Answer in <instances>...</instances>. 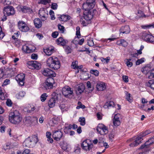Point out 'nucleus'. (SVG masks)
<instances>
[{
	"label": "nucleus",
	"instance_id": "obj_55",
	"mask_svg": "<svg viewBox=\"0 0 154 154\" xmlns=\"http://www.w3.org/2000/svg\"><path fill=\"white\" fill-rule=\"evenodd\" d=\"M57 5L56 3H52L51 5V8L54 9H57Z\"/></svg>",
	"mask_w": 154,
	"mask_h": 154
},
{
	"label": "nucleus",
	"instance_id": "obj_33",
	"mask_svg": "<svg viewBox=\"0 0 154 154\" xmlns=\"http://www.w3.org/2000/svg\"><path fill=\"white\" fill-rule=\"evenodd\" d=\"M146 85L154 90V80H150L146 83Z\"/></svg>",
	"mask_w": 154,
	"mask_h": 154
},
{
	"label": "nucleus",
	"instance_id": "obj_37",
	"mask_svg": "<svg viewBox=\"0 0 154 154\" xmlns=\"http://www.w3.org/2000/svg\"><path fill=\"white\" fill-rule=\"evenodd\" d=\"M62 144L61 143L60 146L61 148L64 150H67L68 148V144L66 143L63 142Z\"/></svg>",
	"mask_w": 154,
	"mask_h": 154
},
{
	"label": "nucleus",
	"instance_id": "obj_29",
	"mask_svg": "<svg viewBox=\"0 0 154 154\" xmlns=\"http://www.w3.org/2000/svg\"><path fill=\"white\" fill-rule=\"evenodd\" d=\"M114 105V103L113 101H108L105 103L103 107L105 109H107L109 108L110 107H113Z\"/></svg>",
	"mask_w": 154,
	"mask_h": 154
},
{
	"label": "nucleus",
	"instance_id": "obj_56",
	"mask_svg": "<svg viewBox=\"0 0 154 154\" xmlns=\"http://www.w3.org/2000/svg\"><path fill=\"white\" fill-rule=\"evenodd\" d=\"M58 35V32L55 31L53 32L52 34V37L54 38H56Z\"/></svg>",
	"mask_w": 154,
	"mask_h": 154
},
{
	"label": "nucleus",
	"instance_id": "obj_8",
	"mask_svg": "<svg viewBox=\"0 0 154 154\" xmlns=\"http://www.w3.org/2000/svg\"><path fill=\"white\" fill-rule=\"evenodd\" d=\"M96 11L95 9L84 11V19L87 20H91L94 15V11Z\"/></svg>",
	"mask_w": 154,
	"mask_h": 154
},
{
	"label": "nucleus",
	"instance_id": "obj_23",
	"mask_svg": "<svg viewBox=\"0 0 154 154\" xmlns=\"http://www.w3.org/2000/svg\"><path fill=\"white\" fill-rule=\"evenodd\" d=\"M56 42L58 45L64 46L66 45L67 41L64 39L63 38L60 37L56 40Z\"/></svg>",
	"mask_w": 154,
	"mask_h": 154
},
{
	"label": "nucleus",
	"instance_id": "obj_6",
	"mask_svg": "<svg viewBox=\"0 0 154 154\" xmlns=\"http://www.w3.org/2000/svg\"><path fill=\"white\" fill-rule=\"evenodd\" d=\"M97 131L98 133L103 135L107 134L108 132L107 127L102 124L98 125L97 126Z\"/></svg>",
	"mask_w": 154,
	"mask_h": 154
},
{
	"label": "nucleus",
	"instance_id": "obj_50",
	"mask_svg": "<svg viewBox=\"0 0 154 154\" xmlns=\"http://www.w3.org/2000/svg\"><path fill=\"white\" fill-rule=\"evenodd\" d=\"M148 42H149L151 43H154V37L151 35L150 36L149 38V40L147 41Z\"/></svg>",
	"mask_w": 154,
	"mask_h": 154
},
{
	"label": "nucleus",
	"instance_id": "obj_31",
	"mask_svg": "<svg viewBox=\"0 0 154 154\" xmlns=\"http://www.w3.org/2000/svg\"><path fill=\"white\" fill-rule=\"evenodd\" d=\"M35 109V107L33 106H28L27 108H25V111L28 113H31Z\"/></svg>",
	"mask_w": 154,
	"mask_h": 154
},
{
	"label": "nucleus",
	"instance_id": "obj_43",
	"mask_svg": "<svg viewBox=\"0 0 154 154\" xmlns=\"http://www.w3.org/2000/svg\"><path fill=\"white\" fill-rule=\"evenodd\" d=\"M58 28L60 32L62 33H63L65 30L64 27L61 25H58Z\"/></svg>",
	"mask_w": 154,
	"mask_h": 154
},
{
	"label": "nucleus",
	"instance_id": "obj_5",
	"mask_svg": "<svg viewBox=\"0 0 154 154\" xmlns=\"http://www.w3.org/2000/svg\"><path fill=\"white\" fill-rule=\"evenodd\" d=\"M73 89L68 86H65L62 89V93L66 98H70L73 96Z\"/></svg>",
	"mask_w": 154,
	"mask_h": 154
},
{
	"label": "nucleus",
	"instance_id": "obj_35",
	"mask_svg": "<svg viewBox=\"0 0 154 154\" xmlns=\"http://www.w3.org/2000/svg\"><path fill=\"white\" fill-rule=\"evenodd\" d=\"M125 94L126 95V98L127 100L130 102L132 101V98L131 96V94L128 93L127 91H125Z\"/></svg>",
	"mask_w": 154,
	"mask_h": 154
},
{
	"label": "nucleus",
	"instance_id": "obj_32",
	"mask_svg": "<svg viewBox=\"0 0 154 154\" xmlns=\"http://www.w3.org/2000/svg\"><path fill=\"white\" fill-rule=\"evenodd\" d=\"M25 94V92L23 91H20L16 95V97L18 99H20L24 97Z\"/></svg>",
	"mask_w": 154,
	"mask_h": 154
},
{
	"label": "nucleus",
	"instance_id": "obj_22",
	"mask_svg": "<svg viewBox=\"0 0 154 154\" xmlns=\"http://www.w3.org/2000/svg\"><path fill=\"white\" fill-rule=\"evenodd\" d=\"M34 23L35 27L38 29L41 28L42 26V20L38 18H35L34 20Z\"/></svg>",
	"mask_w": 154,
	"mask_h": 154
},
{
	"label": "nucleus",
	"instance_id": "obj_4",
	"mask_svg": "<svg viewBox=\"0 0 154 154\" xmlns=\"http://www.w3.org/2000/svg\"><path fill=\"white\" fill-rule=\"evenodd\" d=\"M23 122L27 126H34L38 123V119L36 117L28 116L24 118Z\"/></svg>",
	"mask_w": 154,
	"mask_h": 154
},
{
	"label": "nucleus",
	"instance_id": "obj_63",
	"mask_svg": "<svg viewBox=\"0 0 154 154\" xmlns=\"http://www.w3.org/2000/svg\"><path fill=\"white\" fill-rule=\"evenodd\" d=\"M97 116L98 119H101L102 118V116L100 112H98L97 113Z\"/></svg>",
	"mask_w": 154,
	"mask_h": 154
},
{
	"label": "nucleus",
	"instance_id": "obj_21",
	"mask_svg": "<svg viewBox=\"0 0 154 154\" xmlns=\"http://www.w3.org/2000/svg\"><path fill=\"white\" fill-rule=\"evenodd\" d=\"M85 89V86L83 84L79 85L75 88V91L77 94H79L82 93Z\"/></svg>",
	"mask_w": 154,
	"mask_h": 154
},
{
	"label": "nucleus",
	"instance_id": "obj_16",
	"mask_svg": "<svg viewBox=\"0 0 154 154\" xmlns=\"http://www.w3.org/2000/svg\"><path fill=\"white\" fill-rule=\"evenodd\" d=\"M25 76L24 74L20 73L18 75L15 77L16 80L21 86L24 85Z\"/></svg>",
	"mask_w": 154,
	"mask_h": 154
},
{
	"label": "nucleus",
	"instance_id": "obj_13",
	"mask_svg": "<svg viewBox=\"0 0 154 154\" xmlns=\"http://www.w3.org/2000/svg\"><path fill=\"white\" fill-rule=\"evenodd\" d=\"M81 145L82 149L86 151L90 150L92 147L90 141L87 140H84L82 143Z\"/></svg>",
	"mask_w": 154,
	"mask_h": 154
},
{
	"label": "nucleus",
	"instance_id": "obj_47",
	"mask_svg": "<svg viewBox=\"0 0 154 154\" xmlns=\"http://www.w3.org/2000/svg\"><path fill=\"white\" fill-rule=\"evenodd\" d=\"M149 79H152L154 78V69H152L150 71L149 73Z\"/></svg>",
	"mask_w": 154,
	"mask_h": 154
},
{
	"label": "nucleus",
	"instance_id": "obj_18",
	"mask_svg": "<svg viewBox=\"0 0 154 154\" xmlns=\"http://www.w3.org/2000/svg\"><path fill=\"white\" fill-rule=\"evenodd\" d=\"M58 98L57 97H52L50 98L48 102V104L50 108H53L55 106L56 103L57 101Z\"/></svg>",
	"mask_w": 154,
	"mask_h": 154
},
{
	"label": "nucleus",
	"instance_id": "obj_45",
	"mask_svg": "<svg viewBox=\"0 0 154 154\" xmlns=\"http://www.w3.org/2000/svg\"><path fill=\"white\" fill-rule=\"evenodd\" d=\"M65 48V51L67 54L71 53L72 49L69 46H66Z\"/></svg>",
	"mask_w": 154,
	"mask_h": 154
},
{
	"label": "nucleus",
	"instance_id": "obj_60",
	"mask_svg": "<svg viewBox=\"0 0 154 154\" xmlns=\"http://www.w3.org/2000/svg\"><path fill=\"white\" fill-rule=\"evenodd\" d=\"M18 37V32L15 33L12 36V38L13 39H15Z\"/></svg>",
	"mask_w": 154,
	"mask_h": 154
},
{
	"label": "nucleus",
	"instance_id": "obj_3",
	"mask_svg": "<svg viewBox=\"0 0 154 154\" xmlns=\"http://www.w3.org/2000/svg\"><path fill=\"white\" fill-rule=\"evenodd\" d=\"M38 140L37 136L33 135L25 139L23 145L25 146L28 147H32L38 142Z\"/></svg>",
	"mask_w": 154,
	"mask_h": 154
},
{
	"label": "nucleus",
	"instance_id": "obj_58",
	"mask_svg": "<svg viewBox=\"0 0 154 154\" xmlns=\"http://www.w3.org/2000/svg\"><path fill=\"white\" fill-rule=\"evenodd\" d=\"M88 44L90 46H93L94 45V43L92 40H89L88 42Z\"/></svg>",
	"mask_w": 154,
	"mask_h": 154
},
{
	"label": "nucleus",
	"instance_id": "obj_42",
	"mask_svg": "<svg viewBox=\"0 0 154 154\" xmlns=\"http://www.w3.org/2000/svg\"><path fill=\"white\" fill-rule=\"evenodd\" d=\"M90 72L92 74H93L95 76H98L99 75V72L97 70H95L93 69H91L90 71Z\"/></svg>",
	"mask_w": 154,
	"mask_h": 154
},
{
	"label": "nucleus",
	"instance_id": "obj_15",
	"mask_svg": "<svg viewBox=\"0 0 154 154\" xmlns=\"http://www.w3.org/2000/svg\"><path fill=\"white\" fill-rule=\"evenodd\" d=\"M42 73L46 76L54 77L56 75V73L53 71L48 68L44 69L42 71Z\"/></svg>",
	"mask_w": 154,
	"mask_h": 154
},
{
	"label": "nucleus",
	"instance_id": "obj_34",
	"mask_svg": "<svg viewBox=\"0 0 154 154\" xmlns=\"http://www.w3.org/2000/svg\"><path fill=\"white\" fill-rule=\"evenodd\" d=\"M118 44L119 45H122L124 47H126L128 45V43L124 39H121L118 41Z\"/></svg>",
	"mask_w": 154,
	"mask_h": 154
},
{
	"label": "nucleus",
	"instance_id": "obj_57",
	"mask_svg": "<svg viewBox=\"0 0 154 154\" xmlns=\"http://www.w3.org/2000/svg\"><path fill=\"white\" fill-rule=\"evenodd\" d=\"M31 57L32 59L36 60L38 58V55L35 54H33L31 55Z\"/></svg>",
	"mask_w": 154,
	"mask_h": 154
},
{
	"label": "nucleus",
	"instance_id": "obj_49",
	"mask_svg": "<svg viewBox=\"0 0 154 154\" xmlns=\"http://www.w3.org/2000/svg\"><path fill=\"white\" fill-rule=\"evenodd\" d=\"M144 58H142L138 60L136 62V65H139L144 62Z\"/></svg>",
	"mask_w": 154,
	"mask_h": 154
},
{
	"label": "nucleus",
	"instance_id": "obj_7",
	"mask_svg": "<svg viewBox=\"0 0 154 154\" xmlns=\"http://www.w3.org/2000/svg\"><path fill=\"white\" fill-rule=\"evenodd\" d=\"M3 13L5 15L8 16L12 15L15 13L14 8L11 6L5 7L3 9Z\"/></svg>",
	"mask_w": 154,
	"mask_h": 154
},
{
	"label": "nucleus",
	"instance_id": "obj_14",
	"mask_svg": "<svg viewBox=\"0 0 154 154\" xmlns=\"http://www.w3.org/2000/svg\"><path fill=\"white\" fill-rule=\"evenodd\" d=\"M52 133L53 137L56 141L60 140L63 135L61 130H59L53 131Z\"/></svg>",
	"mask_w": 154,
	"mask_h": 154
},
{
	"label": "nucleus",
	"instance_id": "obj_24",
	"mask_svg": "<svg viewBox=\"0 0 154 154\" xmlns=\"http://www.w3.org/2000/svg\"><path fill=\"white\" fill-rule=\"evenodd\" d=\"M97 88L98 91H102L106 89V86L103 82L99 83L97 85Z\"/></svg>",
	"mask_w": 154,
	"mask_h": 154
},
{
	"label": "nucleus",
	"instance_id": "obj_52",
	"mask_svg": "<svg viewBox=\"0 0 154 154\" xmlns=\"http://www.w3.org/2000/svg\"><path fill=\"white\" fill-rule=\"evenodd\" d=\"M10 83V80L9 79H6L4 81L3 84L2 85V86H5L6 85Z\"/></svg>",
	"mask_w": 154,
	"mask_h": 154
},
{
	"label": "nucleus",
	"instance_id": "obj_54",
	"mask_svg": "<svg viewBox=\"0 0 154 154\" xmlns=\"http://www.w3.org/2000/svg\"><path fill=\"white\" fill-rule=\"evenodd\" d=\"M40 2L41 4L46 5L48 3H49L51 2L50 0H41Z\"/></svg>",
	"mask_w": 154,
	"mask_h": 154
},
{
	"label": "nucleus",
	"instance_id": "obj_30",
	"mask_svg": "<svg viewBox=\"0 0 154 154\" xmlns=\"http://www.w3.org/2000/svg\"><path fill=\"white\" fill-rule=\"evenodd\" d=\"M44 51L47 55L50 56L54 52V50L52 48H51V49L49 48H47L46 49H44Z\"/></svg>",
	"mask_w": 154,
	"mask_h": 154
},
{
	"label": "nucleus",
	"instance_id": "obj_39",
	"mask_svg": "<svg viewBox=\"0 0 154 154\" xmlns=\"http://www.w3.org/2000/svg\"><path fill=\"white\" fill-rule=\"evenodd\" d=\"M143 140L142 137L140 135L136 138V140L134 141L136 142V145H138L141 143V141Z\"/></svg>",
	"mask_w": 154,
	"mask_h": 154
},
{
	"label": "nucleus",
	"instance_id": "obj_26",
	"mask_svg": "<svg viewBox=\"0 0 154 154\" xmlns=\"http://www.w3.org/2000/svg\"><path fill=\"white\" fill-rule=\"evenodd\" d=\"M22 49L23 52L26 53H29L33 51V50L30 49L26 45H23L22 47Z\"/></svg>",
	"mask_w": 154,
	"mask_h": 154
},
{
	"label": "nucleus",
	"instance_id": "obj_28",
	"mask_svg": "<svg viewBox=\"0 0 154 154\" xmlns=\"http://www.w3.org/2000/svg\"><path fill=\"white\" fill-rule=\"evenodd\" d=\"M82 8L85 10V11H86L91 10H92L91 9H92L94 7H90V5H89L87 2H85L83 4Z\"/></svg>",
	"mask_w": 154,
	"mask_h": 154
},
{
	"label": "nucleus",
	"instance_id": "obj_61",
	"mask_svg": "<svg viewBox=\"0 0 154 154\" xmlns=\"http://www.w3.org/2000/svg\"><path fill=\"white\" fill-rule=\"evenodd\" d=\"M6 104L8 106H11L12 105V102L11 100H8L6 101Z\"/></svg>",
	"mask_w": 154,
	"mask_h": 154
},
{
	"label": "nucleus",
	"instance_id": "obj_64",
	"mask_svg": "<svg viewBox=\"0 0 154 154\" xmlns=\"http://www.w3.org/2000/svg\"><path fill=\"white\" fill-rule=\"evenodd\" d=\"M30 152V151L29 149H26L24 150L23 152V154H28Z\"/></svg>",
	"mask_w": 154,
	"mask_h": 154
},
{
	"label": "nucleus",
	"instance_id": "obj_44",
	"mask_svg": "<svg viewBox=\"0 0 154 154\" xmlns=\"http://www.w3.org/2000/svg\"><path fill=\"white\" fill-rule=\"evenodd\" d=\"M5 97L4 95V93L2 91V88L0 87V99L4 100L5 99Z\"/></svg>",
	"mask_w": 154,
	"mask_h": 154
},
{
	"label": "nucleus",
	"instance_id": "obj_20",
	"mask_svg": "<svg viewBox=\"0 0 154 154\" xmlns=\"http://www.w3.org/2000/svg\"><path fill=\"white\" fill-rule=\"evenodd\" d=\"M130 31V29L129 26L128 25L122 26L120 29V33L128 34Z\"/></svg>",
	"mask_w": 154,
	"mask_h": 154
},
{
	"label": "nucleus",
	"instance_id": "obj_17",
	"mask_svg": "<svg viewBox=\"0 0 154 154\" xmlns=\"http://www.w3.org/2000/svg\"><path fill=\"white\" fill-rule=\"evenodd\" d=\"M122 119L121 115L119 114H116L113 119V124L115 126H117L120 124V119Z\"/></svg>",
	"mask_w": 154,
	"mask_h": 154
},
{
	"label": "nucleus",
	"instance_id": "obj_51",
	"mask_svg": "<svg viewBox=\"0 0 154 154\" xmlns=\"http://www.w3.org/2000/svg\"><path fill=\"white\" fill-rule=\"evenodd\" d=\"M5 35V34L2 31V28L0 26V39H2Z\"/></svg>",
	"mask_w": 154,
	"mask_h": 154
},
{
	"label": "nucleus",
	"instance_id": "obj_25",
	"mask_svg": "<svg viewBox=\"0 0 154 154\" xmlns=\"http://www.w3.org/2000/svg\"><path fill=\"white\" fill-rule=\"evenodd\" d=\"M20 8V10L24 13H30L32 12V10L30 8L26 6L21 7Z\"/></svg>",
	"mask_w": 154,
	"mask_h": 154
},
{
	"label": "nucleus",
	"instance_id": "obj_62",
	"mask_svg": "<svg viewBox=\"0 0 154 154\" xmlns=\"http://www.w3.org/2000/svg\"><path fill=\"white\" fill-rule=\"evenodd\" d=\"M136 143H137L135 141H134L133 142L129 144V146L131 147L137 146L138 145H136Z\"/></svg>",
	"mask_w": 154,
	"mask_h": 154
},
{
	"label": "nucleus",
	"instance_id": "obj_2",
	"mask_svg": "<svg viewBox=\"0 0 154 154\" xmlns=\"http://www.w3.org/2000/svg\"><path fill=\"white\" fill-rule=\"evenodd\" d=\"M9 119L11 122L17 125L19 124L22 120L21 117L20 116V113L17 110L10 113Z\"/></svg>",
	"mask_w": 154,
	"mask_h": 154
},
{
	"label": "nucleus",
	"instance_id": "obj_1",
	"mask_svg": "<svg viewBox=\"0 0 154 154\" xmlns=\"http://www.w3.org/2000/svg\"><path fill=\"white\" fill-rule=\"evenodd\" d=\"M47 66L50 68L55 70L59 69L60 63L57 58L55 57H50L47 61Z\"/></svg>",
	"mask_w": 154,
	"mask_h": 154
},
{
	"label": "nucleus",
	"instance_id": "obj_46",
	"mask_svg": "<svg viewBox=\"0 0 154 154\" xmlns=\"http://www.w3.org/2000/svg\"><path fill=\"white\" fill-rule=\"evenodd\" d=\"M78 62L77 61H75L74 62H73L71 65L72 68L75 69L76 68H78Z\"/></svg>",
	"mask_w": 154,
	"mask_h": 154
},
{
	"label": "nucleus",
	"instance_id": "obj_48",
	"mask_svg": "<svg viewBox=\"0 0 154 154\" xmlns=\"http://www.w3.org/2000/svg\"><path fill=\"white\" fill-rule=\"evenodd\" d=\"M49 14L50 15L51 20H54L55 19V17H54V12L52 10H50Z\"/></svg>",
	"mask_w": 154,
	"mask_h": 154
},
{
	"label": "nucleus",
	"instance_id": "obj_41",
	"mask_svg": "<svg viewBox=\"0 0 154 154\" xmlns=\"http://www.w3.org/2000/svg\"><path fill=\"white\" fill-rule=\"evenodd\" d=\"M79 122L80 123V124L82 125H85V119L84 117H80L79 120Z\"/></svg>",
	"mask_w": 154,
	"mask_h": 154
},
{
	"label": "nucleus",
	"instance_id": "obj_38",
	"mask_svg": "<svg viewBox=\"0 0 154 154\" xmlns=\"http://www.w3.org/2000/svg\"><path fill=\"white\" fill-rule=\"evenodd\" d=\"M48 97V95L46 93L43 94L40 97V99L41 101L42 102H44L46 99L47 97Z\"/></svg>",
	"mask_w": 154,
	"mask_h": 154
},
{
	"label": "nucleus",
	"instance_id": "obj_19",
	"mask_svg": "<svg viewBox=\"0 0 154 154\" xmlns=\"http://www.w3.org/2000/svg\"><path fill=\"white\" fill-rule=\"evenodd\" d=\"M154 142V138H150L148 141H146L143 145L141 146L140 147L141 149L146 148L149 147V146L152 144Z\"/></svg>",
	"mask_w": 154,
	"mask_h": 154
},
{
	"label": "nucleus",
	"instance_id": "obj_27",
	"mask_svg": "<svg viewBox=\"0 0 154 154\" xmlns=\"http://www.w3.org/2000/svg\"><path fill=\"white\" fill-rule=\"evenodd\" d=\"M70 18V16L67 15H63L59 17V19L60 21L64 22L69 20Z\"/></svg>",
	"mask_w": 154,
	"mask_h": 154
},
{
	"label": "nucleus",
	"instance_id": "obj_53",
	"mask_svg": "<svg viewBox=\"0 0 154 154\" xmlns=\"http://www.w3.org/2000/svg\"><path fill=\"white\" fill-rule=\"evenodd\" d=\"M125 64H126L127 66L129 67H131L133 65V63L131 61H125Z\"/></svg>",
	"mask_w": 154,
	"mask_h": 154
},
{
	"label": "nucleus",
	"instance_id": "obj_9",
	"mask_svg": "<svg viewBox=\"0 0 154 154\" xmlns=\"http://www.w3.org/2000/svg\"><path fill=\"white\" fill-rule=\"evenodd\" d=\"M54 83V79L52 77H49L47 79L43 85L46 89H51L52 88Z\"/></svg>",
	"mask_w": 154,
	"mask_h": 154
},
{
	"label": "nucleus",
	"instance_id": "obj_40",
	"mask_svg": "<svg viewBox=\"0 0 154 154\" xmlns=\"http://www.w3.org/2000/svg\"><path fill=\"white\" fill-rule=\"evenodd\" d=\"M86 2L90 5V7H94L95 5V0H88Z\"/></svg>",
	"mask_w": 154,
	"mask_h": 154
},
{
	"label": "nucleus",
	"instance_id": "obj_12",
	"mask_svg": "<svg viewBox=\"0 0 154 154\" xmlns=\"http://www.w3.org/2000/svg\"><path fill=\"white\" fill-rule=\"evenodd\" d=\"M39 16L43 21L46 20L48 16V12L46 9L41 8L39 10Z\"/></svg>",
	"mask_w": 154,
	"mask_h": 154
},
{
	"label": "nucleus",
	"instance_id": "obj_10",
	"mask_svg": "<svg viewBox=\"0 0 154 154\" xmlns=\"http://www.w3.org/2000/svg\"><path fill=\"white\" fill-rule=\"evenodd\" d=\"M28 66L31 69H39L41 68V64L36 61H31L27 63Z\"/></svg>",
	"mask_w": 154,
	"mask_h": 154
},
{
	"label": "nucleus",
	"instance_id": "obj_36",
	"mask_svg": "<svg viewBox=\"0 0 154 154\" xmlns=\"http://www.w3.org/2000/svg\"><path fill=\"white\" fill-rule=\"evenodd\" d=\"M151 35L145 33L143 35V38L146 42H147Z\"/></svg>",
	"mask_w": 154,
	"mask_h": 154
},
{
	"label": "nucleus",
	"instance_id": "obj_59",
	"mask_svg": "<svg viewBox=\"0 0 154 154\" xmlns=\"http://www.w3.org/2000/svg\"><path fill=\"white\" fill-rule=\"evenodd\" d=\"M123 80L125 82H128V77L126 75H124L122 76Z\"/></svg>",
	"mask_w": 154,
	"mask_h": 154
},
{
	"label": "nucleus",
	"instance_id": "obj_11",
	"mask_svg": "<svg viewBox=\"0 0 154 154\" xmlns=\"http://www.w3.org/2000/svg\"><path fill=\"white\" fill-rule=\"evenodd\" d=\"M18 29L21 32H26L29 30V29L26 24L22 21H19L18 23Z\"/></svg>",
	"mask_w": 154,
	"mask_h": 154
}]
</instances>
